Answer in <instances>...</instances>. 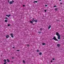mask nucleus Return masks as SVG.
Wrapping results in <instances>:
<instances>
[{"instance_id":"38","label":"nucleus","mask_w":64,"mask_h":64,"mask_svg":"<svg viewBox=\"0 0 64 64\" xmlns=\"http://www.w3.org/2000/svg\"><path fill=\"white\" fill-rule=\"evenodd\" d=\"M27 46H29V44H27Z\"/></svg>"},{"instance_id":"23","label":"nucleus","mask_w":64,"mask_h":64,"mask_svg":"<svg viewBox=\"0 0 64 64\" xmlns=\"http://www.w3.org/2000/svg\"><path fill=\"white\" fill-rule=\"evenodd\" d=\"M10 24H8V26H10Z\"/></svg>"},{"instance_id":"29","label":"nucleus","mask_w":64,"mask_h":64,"mask_svg":"<svg viewBox=\"0 0 64 64\" xmlns=\"http://www.w3.org/2000/svg\"><path fill=\"white\" fill-rule=\"evenodd\" d=\"M45 7H47V5H45Z\"/></svg>"},{"instance_id":"33","label":"nucleus","mask_w":64,"mask_h":64,"mask_svg":"<svg viewBox=\"0 0 64 64\" xmlns=\"http://www.w3.org/2000/svg\"><path fill=\"white\" fill-rule=\"evenodd\" d=\"M53 62V61L52 60H51L50 61V62Z\"/></svg>"},{"instance_id":"31","label":"nucleus","mask_w":64,"mask_h":64,"mask_svg":"<svg viewBox=\"0 0 64 64\" xmlns=\"http://www.w3.org/2000/svg\"><path fill=\"white\" fill-rule=\"evenodd\" d=\"M6 16H7L8 17H8V15H6Z\"/></svg>"},{"instance_id":"25","label":"nucleus","mask_w":64,"mask_h":64,"mask_svg":"<svg viewBox=\"0 0 64 64\" xmlns=\"http://www.w3.org/2000/svg\"><path fill=\"white\" fill-rule=\"evenodd\" d=\"M38 33H40H40H41V32H39Z\"/></svg>"},{"instance_id":"45","label":"nucleus","mask_w":64,"mask_h":64,"mask_svg":"<svg viewBox=\"0 0 64 64\" xmlns=\"http://www.w3.org/2000/svg\"><path fill=\"white\" fill-rule=\"evenodd\" d=\"M9 0H8V2H9Z\"/></svg>"},{"instance_id":"19","label":"nucleus","mask_w":64,"mask_h":64,"mask_svg":"<svg viewBox=\"0 0 64 64\" xmlns=\"http://www.w3.org/2000/svg\"><path fill=\"white\" fill-rule=\"evenodd\" d=\"M37 52H39V50H37Z\"/></svg>"},{"instance_id":"42","label":"nucleus","mask_w":64,"mask_h":64,"mask_svg":"<svg viewBox=\"0 0 64 64\" xmlns=\"http://www.w3.org/2000/svg\"><path fill=\"white\" fill-rule=\"evenodd\" d=\"M57 21H59V20H57Z\"/></svg>"},{"instance_id":"4","label":"nucleus","mask_w":64,"mask_h":64,"mask_svg":"<svg viewBox=\"0 0 64 64\" xmlns=\"http://www.w3.org/2000/svg\"><path fill=\"white\" fill-rule=\"evenodd\" d=\"M34 19H35V18H33L32 19V21H33V22H35V20H34Z\"/></svg>"},{"instance_id":"32","label":"nucleus","mask_w":64,"mask_h":64,"mask_svg":"<svg viewBox=\"0 0 64 64\" xmlns=\"http://www.w3.org/2000/svg\"><path fill=\"white\" fill-rule=\"evenodd\" d=\"M56 6H54V7H56Z\"/></svg>"},{"instance_id":"21","label":"nucleus","mask_w":64,"mask_h":64,"mask_svg":"<svg viewBox=\"0 0 64 64\" xmlns=\"http://www.w3.org/2000/svg\"><path fill=\"white\" fill-rule=\"evenodd\" d=\"M5 19H7V20H8V18H5Z\"/></svg>"},{"instance_id":"6","label":"nucleus","mask_w":64,"mask_h":64,"mask_svg":"<svg viewBox=\"0 0 64 64\" xmlns=\"http://www.w3.org/2000/svg\"><path fill=\"white\" fill-rule=\"evenodd\" d=\"M9 36L8 35H7L6 36V38H9Z\"/></svg>"},{"instance_id":"17","label":"nucleus","mask_w":64,"mask_h":64,"mask_svg":"<svg viewBox=\"0 0 64 64\" xmlns=\"http://www.w3.org/2000/svg\"><path fill=\"white\" fill-rule=\"evenodd\" d=\"M42 30H43V28H41L40 29V30L41 31H42Z\"/></svg>"},{"instance_id":"39","label":"nucleus","mask_w":64,"mask_h":64,"mask_svg":"<svg viewBox=\"0 0 64 64\" xmlns=\"http://www.w3.org/2000/svg\"><path fill=\"white\" fill-rule=\"evenodd\" d=\"M13 48H15V47H13Z\"/></svg>"},{"instance_id":"8","label":"nucleus","mask_w":64,"mask_h":64,"mask_svg":"<svg viewBox=\"0 0 64 64\" xmlns=\"http://www.w3.org/2000/svg\"><path fill=\"white\" fill-rule=\"evenodd\" d=\"M10 4H13V2H12V1H10Z\"/></svg>"},{"instance_id":"10","label":"nucleus","mask_w":64,"mask_h":64,"mask_svg":"<svg viewBox=\"0 0 64 64\" xmlns=\"http://www.w3.org/2000/svg\"><path fill=\"white\" fill-rule=\"evenodd\" d=\"M39 54L40 55H41L42 54V52H40L39 53Z\"/></svg>"},{"instance_id":"26","label":"nucleus","mask_w":64,"mask_h":64,"mask_svg":"<svg viewBox=\"0 0 64 64\" xmlns=\"http://www.w3.org/2000/svg\"><path fill=\"white\" fill-rule=\"evenodd\" d=\"M17 51H20V50H17Z\"/></svg>"},{"instance_id":"35","label":"nucleus","mask_w":64,"mask_h":64,"mask_svg":"<svg viewBox=\"0 0 64 64\" xmlns=\"http://www.w3.org/2000/svg\"><path fill=\"white\" fill-rule=\"evenodd\" d=\"M44 11H45V12H46V10H44Z\"/></svg>"},{"instance_id":"13","label":"nucleus","mask_w":64,"mask_h":64,"mask_svg":"<svg viewBox=\"0 0 64 64\" xmlns=\"http://www.w3.org/2000/svg\"><path fill=\"white\" fill-rule=\"evenodd\" d=\"M42 44L43 45H45V43H43Z\"/></svg>"},{"instance_id":"22","label":"nucleus","mask_w":64,"mask_h":64,"mask_svg":"<svg viewBox=\"0 0 64 64\" xmlns=\"http://www.w3.org/2000/svg\"><path fill=\"white\" fill-rule=\"evenodd\" d=\"M52 60H55V58H53L52 59Z\"/></svg>"},{"instance_id":"20","label":"nucleus","mask_w":64,"mask_h":64,"mask_svg":"<svg viewBox=\"0 0 64 64\" xmlns=\"http://www.w3.org/2000/svg\"><path fill=\"white\" fill-rule=\"evenodd\" d=\"M13 62H14V61H11V63H13Z\"/></svg>"},{"instance_id":"15","label":"nucleus","mask_w":64,"mask_h":64,"mask_svg":"<svg viewBox=\"0 0 64 64\" xmlns=\"http://www.w3.org/2000/svg\"><path fill=\"white\" fill-rule=\"evenodd\" d=\"M23 63H24L25 64V60H23Z\"/></svg>"},{"instance_id":"11","label":"nucleus","mask_w":64,"mask_h":64,"mask_svg":"<svg viewBox=\"0 0 64 64\" xmlns=\"http://www.w3.org/2000/svg\"><path fill=\"white\" fill-rule=\"evenodd\" d=\"M55 10L56 11H57L58 10V8H55Z\"/></svg>"},{"instance_id":"24","label":"nucleus","mask_w":64,"mask_h":64,"mask_svg":"<svg viewBox=\"0 0 64 64\" xmlns=\"http://www.w3.org/2000/svg\"><path fill=\"white\" fill-rule=\"evenodd\" d=\"M6 63H7V62H5L4 63V64H6Z\"/></svg>"},{"instance_id":"37","label":"nucleus","mask_w":64,"mask_h":64,"mask_svg":"<svg viewBox=\"0 0 64 64\" xmlns=\"http://www.w3.org/2000/svg\"><path fill=\"white\" fill-rule=\"evenodd\" d=\"M24 6H25V5H23V7H24Z\"/></svg>"},{"instance_id":"18","label":"nucleus","mask_w":64,"mask_h":64,"mask_svg":"<svg viewBox=\"0 0 64 64\" xmlns=\"http://www.w3.org/2000/svg\"><path fill=\"white\" fill-rule=\"evenodd\" d=\"M35 22H37V20H35Z\"/></svg>"},{"instance_id":"5","label":"nucleus","mask_w":64,"mask_h":64,"mask_svg":"<svg viewBox=\"0 0 64 64\" xmlns=\"http://www.w3.org/2000/svg\"><path fill=\"white\" fill-rule=\"evenodd\" d=\"M30 23H31V24H33V22H32V21H30Z\"/></svg>"},{"instance_id":"27","label":"nucleus","mask_w":64,"mask_h":64,"mask_svg":"<svg viewBox=\"0 0 64 64\" xmlns=\"http://www.w3.org/2000/svg\"><path fill=\"white\" fill-rule=\"evenodd\" d=\"M11 15L10 14H9L8 15V17L10 16Z\"/></svg>"},{"instance_id":"41","label":"nucleus","mask_w":64,"mask_h":64,"mask_svg":"<svg viewBox=\"0 0 64 64\" xmlns=\"http://www.w3.org/2000/svg\"><path fill=\"white\" fill-rule=\"evenodd\" d=\"M1 57H2V55H1Z\"/></svg>"},{"instance_id":"16","label":"nucleus","mask_w":64,"mask_h":64,"mask_svg":"<svg viewBox=\"0 0 64 64\" xmlns=\"http://www.w3.org/2000/svg\"><path fill=\"white\" fill-rule=\"evenodd\" d=\"M7 61H8V62H10V61L8 59H7Z\"/></svg>"},{"instance_id":"34","label":"nucleus","mask_w":64,"mask_h":64,"mask_svg":"<svg viewBox=\"0 0 64 64\" xmlns=\"http://www.w3.org/2000/svg\"><path fill=\"white\" fill-rule=\"evenodd\" d=\"M12 2H14V0H12Z\"/></svg>"},{"instance_id":"14","label":"nucleus","mask_w":64,"mask_h":64,"mask_svg":"<svg viewBox=\"0 0 64 64\" xmlns=\"http://www.w3.org/2000/svg\"><path fill=\"white\" fill-rule=\"evenodd\" d=\"M4 21L5 22H7L8 21V20H4Z\"/></svg>"},{"instance_id":"2","label":"nucleus","mask_w":64,"mask_h":64,"mask_svg":"<svg viewBox=\"0 0 64 64\" xmlns=\"http://www.w3.org/2000/svg\"><path fill=\"white\" fill-rule=\"evenodd\" d=\"M52 39L54 40L55 41H58V40L56 38L55 36H54L53 38Z\"/></svg>"},{"instance_id":"44","label":"nucleus","mask_w":64,"mask_h":64,"mask_svg":"<svg viewBox=\"0 0 64 64\" xmlns=\"http://www.w3.org/2000/svg\"><path fill=\"white\" fill-rule=\"evenodd\" d=\"M33 25H34V24H33Z\"/></svg>"},{"instance_id":"12","label":"nucleus","mask_w":64,"mask_h":64,"mask_svg":"<svg viewBox=\"0 0 64 64\" xmlns=\"http://www.w3.org/2000/svg\"><path fill=\"white\" fill-rule=\"evenodd\" d=\"M4 62H6V60H5V59H4Z\"/></svg>"},{"instance_id":"40","label":"nucleus","mask_w":64,"mask_h":64,"mask_svg":"<svg viewBox=\"0 0 64 64\" xmlns=\"http://www.w3.org/2000/svg\"><path fill=\"white\" fill-rule=\"evenodd\" d=\"M35 1L34 2V3H35Z\"/></svg>"},{"instance_id":"9","label":"nucleus","mask_w":64,"mask_h":64,"mask_svg":"<svg viewBox=\"0 0 64 64\" xmlns=\"http://www.w3.org/2000/svg\"><path fill=\"white\" fill-rule=\"evenodd\" d=\"M51 26L50 25L48 27V29H50V28Z\"/></svg>"},{"instance_id":"1","label":"nucleus","mask_w":64,"mask_h":64,"mask_svg":"<svg viewBox=\"0 0 64 64\" xmlns=\"http://www.w3.org/2000/svg\"><path fill=\"white\" fill-rule=\"evenodd\" d=\"M60 34H59L58 32H56V35L58 36V39H60L61 38H60Z\"/></svg>"},{"instance_id":"28","label":"nucleus","mask_w":64,"mask_h":64,"mask_svg":"<svg viewBox=\"0 0 64 64\" xmlns=\"http://www.w3.org/2000/svg\"><path fill=\"white\" fill-rule=\"evenodd\" d=\"M35 2H36V3H37L38 2L37 1H35Z\"/></svg>"},{"instance_id":"36","label":"nucleus","mask_w":64,"mask_h":64,"mask_svg":"<svg viewBox=\"0 0 64 64\" xmlns=\"http://www.w3.org/2000/svg\"><path fill=\"white\" fill-rule=\"evenodd\" d=\"M12 59H14V57H12Z\"/></svg>"},{"instance_id":"43","label":"nucleus","mask_w":64,"mask_h":64,"mask_svg":"<svg viewBox=\"0 0 64 64\" xmlns=\"http://www.w3.org/2000/svg\"><path fill=\"white\" fill-rule=\"evenodd\" d=\"M59 1H61V0H59Z\"/></svg>"},{"instance_id":"3","label":"nucleus","mask_w":64,"mask_h":64,"mask_svg":"<svg viewBox=\"0 0 64 64\" xmlns=\"http://www.w3.org/2000/svg\"><path fill=\"white\" fill-rule=\"evenodd\" d=\"M10 35L11 36L12 38H14V36H13V34H10Z\"/></svg>"},{"instance_id":"30","label":"nucleus","mask_w":64,"mask_h":64,"mask_svg":"<svg viewBox=\"0 0 64 64\" xmlns=\"http://www.w3.org/2000/svg\"><path fill=\"white\" fill-rule=\"evenodd\" d=\"M60 4L61 5L62 4V2H60Z\"/></svg>"},{"instance_id":"7","label":"nucleus","mask_w":64,"mask_h":64,"mask_svg":"<svg viewBox=\"0 0 64 64\" xmlns=\"http://www.w3.org/2000/svg\"><path fill=\"white\" fill-rule=\"evenodd\" d=\"M57 46L58 47H60V44H58Z\"/></svg>"}]
</instances>
